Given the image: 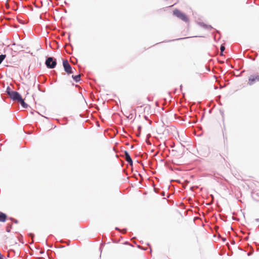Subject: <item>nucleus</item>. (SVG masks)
Masks as SVG:
<instances>
[{
  "instance_id": "nucleus-7",
  "label": "nucleus",
  "mask_w": 259,
  "mask_h": 259,
  "mask_svg": "<svg viewBox=\"0 0 259 259\" xmlns=\"http://www.w3.org/2000/svg\"><path fill=\"white\" fill-rule=\"evenodd\" d=\"M7 218V215L5 213L0 211V222H6Z\"/></svg>"
},
{
  "instance_id": "nucleus-3",
  "label": "nucleus",
  "mask_w": 259,
  "mask_h": 259,
  "mask_svg": "<svg viewBox=\"0 0 259 259\" xmlns=\"http://www.w3.org/2000/svg\"><path fill=\"white\" fill-rule=\"evenodd\" d=\"M63 65L65 71L66 72L67 74H71L73 73V71L72 70V67L69 64L67 60H63Z\"/></svg>"
},
{
  "instance_id": "nucleus-12",
  "label": "nucleus",
  "mask_w": 259,
  "mask_h": 259,
  "mask_svg": "<svg viewBox=\"0 0 259 259\" xmlns=\"http://www.w3.org/2000/svg\"><path fill=\"white\" fill-rule=\"evenodd\" d=\"M0 259H4L3 256L0 253Z\"/></svg>"
},
{
  "instance_id": "nucleus-5",
  "label": "nucleus",
  "mask_w": 259,
  "mask_h": 259,
  "mask_svg": "<svg viewBox=\"0 0 259 259\" xmlns=\"http://www.w3.org/2000/svg\"><path fill=\"white\" fill-rule=\"evenodd\" d=\"M256 81H259V75L257 74L251 75L248 78V83L251 85Z\"/></svg>"
},
{
  "instance_id": "nucleus-8",
  "label": "nucleus",
  "mask_w": 259,
  "mask_h": 259,
  "mask_svg": "<svg viewBox=\"0 0 259 259\" xmlns=\"http://www.w3.org/2000/svg\"><path fill=\"white\" fill-rule=\"evenodd\" d=\"M18 102H20L21 106L24 108H26L27 107V105L25 103L24 101L21 98Z\"/></svg>"
},
{
  "instance_id": "nucleus-10",
  "label": "nucleus",
  "mask_w": 259,
  "mask_h": 259,
  "mask_svg": "<svg viewBox=\"0 0 259 259\" xmlns=\"http://www.w3.org/2000/svg\"><path fill=\"white\" fill-rule=\"evenodd\" d=\"M6 55H0V64L3 62V61L6 58Z\"/></svg>"
},
{
  "instance_id": "nucleus-9",
  "label": "nucleus",
  "mask_w": 259,
  "mask_h": 259,
  "mask_svg": "<svg viewBox=\"0 0 259 259\" xmlns=\"http://www.w3.org/2000/svg\"><path fill=\"white\" fill-rule=\"evenodd\" d=\"M72 78H73V79L76 81V82H78L80 80V74H78L77 75H72Z\"/></svg>"
},
{
  "instance_id": "nucleus-4",
  "label": "nucleus",
  "mask_w": 259,
  "mask_h": 259,
  "mask_svg": "<svg viewBox=\"0 0 259 259\" xmlns=\"http://www.w3.org/2000/svg\"><path fill=\"white\" fill-rule=\"evenodd\" d=\"M10 97L13 100L18 101L22 97L21 95L17 92L12 91L8 93Z\"/></svg>"
},
{
  "instance_id": "nucleus-2",
  "label": "nucleus",
  "mask_w": 259,
  "mask_h": 259,
  "mask_svg": "<svg viewBox=\"0 0 259 259\" xmlns=\"http://www.w3.org/2000/svg\"><path fill=\"white\" fill-rule=\"evenodd\" d=\"M46 65L50 68H54L56 65V62L55 60H53V58L49 57L46 60Z\"/></svg>"
},
{
  "instance_id": "nucleus-13",
  "label": "nucleus",
  "mask_w": 259,
  "mask_h": 259,
  "mask_svg": "<svg viewBox=\"0 0 259 259\" xmlns=\"http://www.w3.org/2000/svg\"><path fill=\"white\" fill-rule=\"evenodd\" d=\"M221 55H223V53H222V52H221V54H220Z\"/></svg>"
},
{
  "instance_id": "nucleus-6",
  "label": "nucleus",
  "mask_w": 259,
  "mask_h": 259,
  "mask_svg": "<svg viewBox=\"0 0 259 259\" xmlns=\"http://www.w3.org/2000/svg\"><path fill=\"white\" fill-rule=\"evenodd\" d=\"M125 159L128 162L130 165H133V160L127 151L124 152Z\"/></svg>"
},
{
  "instance_id": "nucleus-11",
  "label": "nucleus",
  "mask_w": 259,
  "mask_h": 259,
  "mask_svg": "<svg viewBox=\"0 0 259 259\" xmlns=\"http://www.w3.org/2000/svg\"><path fill=\"white\" fill-rule=\"evenodd\" d=\"M221 49V52H222V53H223V51L225 50V47H224V46H222L221 47V49Z\"/></svg>"
},
{
  "instance_id": "nucleus-1",
  "label": "nucleus",
  "mask_w": 259,
  "mask_h": 259,
  "mask_svg": "<svg viewBox=\"0 0 259 259\" xmlns=\"http://www.w3.org/2000/svg\"><path fill=\"white\" fill-rule=\"evenodd\" d=\"M173 14L175 16L183 21L186 23H189V20L187 16L178 9H175L173 11Z\"/></svg>"
}]
</instances>
